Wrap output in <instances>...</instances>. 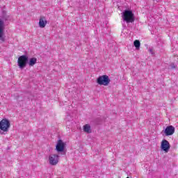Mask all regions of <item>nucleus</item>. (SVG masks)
Returning a JSON list of instances; mask_svg holds the SVG:
<instances>
[{
	"mask_svg": "<svg viewBox=\"0 0 178 178\" xmlns=\"http://www.w3.org/2000/svg\"><path fill=\"white\" fill-rule=\"evenodd\" d=\"M122 17L126 23H133L135 20L134 14L133 13V11L130 10H125L122 12Z\"/></svg>",
	"mask_w": 178,
	"mask_h": 178,
	"instance_id": "nucleus-1",
	"label": "nucleus"
},
{
	"mask_svg": "<svg viewBox=\"0 0 178 178\" xmlns=\"http://www.w3.org/2000/svg\"><path fill=\"white\" fill-rule=\"evenodd\" d=\"M97 83L99 86H108L111 83V79L108 75H103L97 78Z\"/></svg>",
	"mask_w": 178,
	"mask_h": 178,
	"instance_id": "nucleus-2",
	"label": "nucleus"
},
{
	"mask_svg": "<svg viewBox=\"0 0 178 178\" xmlns=\"http://www.w3.org/2000/svg\"><path fill=\"white\" fill-rule=\"evenodd\" d=\"M29 62V57L27 56H21L18 58V66L19 69H24Z\"/></svg>",
	"mask_w": 178,
	"mask_h": 178,
	"instance_id": "nucleus-3",
	"label": "nucleus"
},
{
	"mask_svg": "<svg viewBox=\"0 0 178 178\" xmlns=\"http://www.w3.org/2000/svg\"><path fill=\"white\" fill-rule=\"evenodd\" d=\"M10 127V122L5 118L0 122V129L2 131H8Z\"/></svg>",
	"mask_w": 178,
	"mask_h": 178,
	"instance_id": "nucleus-4",
	"label": "nucleus"
},
{
	"mask_svg": "<svg viewBox=\"0 0 178 178\" xmlns=\"http://www.w3.org/2000/svg\"><path fill=\"white\" fill-rule=\"evenodd\" d=\"M8 20V18H1L0 19V41H5V38H3V29H5V21Z\"/></svg>",
	"mask_w": 178,
	"mask_h": 178,
	"instance_id": "nucleus-5",
	"label": "nucleus"
},
{
	"mask_svg": "<svg viewBox=\"0 0 178 178\" xmlns=\"http://www.w3.org/2000/svg\"><path fill=\"white\" fill-rule=\"evenodd\" d=\"M49 162L52 166L58 165L59 162V155L58 154H50L49 156Z\"/></svg>",
	"mask_w": 178,
	"mask_h": 178,
	"instance_id": "nucleus-6",
	"label": "nucleus"
},
{
	"mask_svg": "<svg viewBox=\"0 0 178 178\" xmlns=\"http://www.w3.org/2000/svg\"><path fill=\"white\" fill-rule=\"evenodd\" d=\"M162 133H164L166 137L173 136V134H175V127L172 125L168 126L165 130H163Z\"/></svg>",
	"mask_w": 178,
	"mask_h": 178,
	"instance_id": "nucleus-7",
	"label": "nucleus"
},
{
	"mask_svg": "<svg viewBox=\"0 0 178 178\" xmlns=\"http://www.w3.org/2000/svg\"><path fill=\"white\" fill-rule=\"evenodd\" d=\"M161 149L165 151V152H169V149H170V143L167 140H163L161 142Z\"/></svg>",
	"mask_w": 178,
	"mask_h": 178,
	"instance_id": "nucleus-8",
	"label": "nucleus"
},
{
	"mask_svg": "<svg viewBox=\"0 0 178 178\" xmlns=\"http://www.w3.org/2000/svg\"><path fill=\"white\" fill-rule=\"evenodd\" d=\"M56 149L58 151V152H62L65 149V143H63V141L62 140H59L57 143V145L56 146Z\"/></svg>",
	"mask_w": 178,
	"mask_h": 178,
	"instance_id": "nucleus-9",
	"label": "nucleus"
},
{
	"mask_svg": "<svg viewBox=\"0 0 178 178\" xmlns=\"http://www.w3.org/2000/svg\"><path fill=\"white\" fill-rule=\"evenodd\" d=\"M47 26V21L46 19H44L43 18H40L39 19V26L40 29H44Z\"/></svg>",
	"mask_w": 178,
	"mask_h": 178,
	"instance_id": "nucleus-10",
	"label": "nucleus"
},
{
	"mask_svg": "<svg viewBox=\"0 0 178 178\" xmlns=\"http://www.w3.org/2000/svg\"><path fill=\"white\" fill-rule=\"evenodd\" d=\"M83 131L85 133H91V126L90 124H85L83 126Z\"/></svg>",
	"mask_w": 178,
	"mask_h": 178,
	"instance_id": "nucleus-11",
	"label": "nucleus"
},
{
	"mask_svg": "<svg viewBox=\"0 0 178 178\" xmlns=\"http://www.w3.org/2000/svg\"><path fill=\"white\" fill-rule=\"evenodd\" d=\"M37 63V59L35 58H31L29 59V66H34Z\"/></svg>",
	"mask_w": 178,
	"mask_h": 178,
	"instance_id": "nucleus-12",
	"label": "nucleus"
},
{
	"mask_svg": "<svg viewBox=\"0 0 178 178\" xmlns=\"http://www.w3.org/2000/svg\"><path fill=\"white\" fill-rule=\"evenodd\" d=\"M134 45L136 49H140V45H141V43L140 42V40H136L134 42Z\"/></svg>",
	"mask_w": 178,
	"mask_h": 178,
	"instance_id": "nucleus-13",
	"label": "nucleus"
},
{
	"mask_svg": "<svg viewBox=\"0 0 178 178\" xmlns=\"http://www.w3.org/2000/svg\"><path fill=\"white\" fill-rule=\"evenodd\" d=\"M149 51L150 54H152V55H154V50L152 49H149Z\"/></svg>",
	"mask_w": 178,
	"mask_h": 178,
	"instance_id": "nucleus-14",
	"label": "nucleus"
},
{
	"mask_svg": "<svg viewBox=\"0 0 178 178\" xmlns=\"http://www.w3.org/2000/svg\"><path fill=\"white\" fill-rule=\"evenodd\" d=\"M171 69H175L176 67V66H175V64H171Z\"/></svg>",
	"mask_w": 178,
	"mask_h": 178,
	"instance_id": "nucleus-15",
	"label": "nucleus"
}]
</instances>
